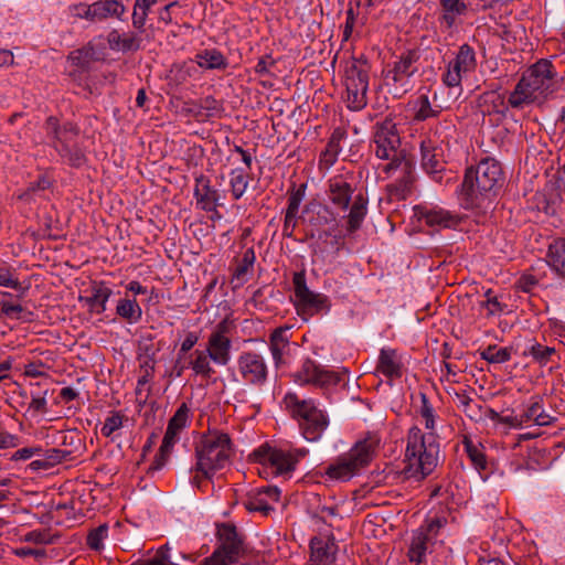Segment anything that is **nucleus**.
<instances>
[{"label": "nucleus", "instance_id": "6e6552de", "mask_svg": "<svg viewBox=\"0 0 565 565\" xmlns=\"http://www.w3.org/2000/svg\"><path fill=\"white\" fill-rule=\"evenodd\" d=\"M369 71L365 60H354L345 68L347 104L351 110L359 111L367 104Z\"/></svg>", "mask_w": 565, "mask_h": 565}, {"label": "nucleus", "instance_id": "a211bd4d", "mask_svg": "<svg viewBox=\"0 0 565 565\" xmlns=\"http://www.w3.org/2000/svg\"><path fill=\"white\" fill-rule=\"evenodd\" d=\"M295 379L301 384L312 383L320 386L338 384L341 380L339 374L320 369V366L311 360H307L302 364L301 370L296 373Z\"/></svg>", "mask_w": 565, "mask_h": 565}, {"label": "nucleus", "instance_id": "58836bf2", "mask_svg": "<svg viewBox=\"0 0 565 565\" xmlns=\"http://www.w3.org/2000/svg\"><path fill=\"white\" fill-rule=\"evenodd\" d=\"M194 359L191 361L193 371L203 376L210 379L214 373V370L210 365V355L205 351L195 350L193 353Z\"/></svg>", "mask_w": 565, "mask_h": 565}, {"label": "nucleus", "instance_id": "ea45409f", "mask_svg": "<svg viewBox=\"0 0 565 565\" xmlns=\"http://www.w3.org/2000/svg\"><path fill=\"white\" fill-rule=\"evenodd\" d=\"M157 0H136L132 12V25L135 29L142 31L148 17V10Z\"/></svg>", "mask_w": 565, "mask_h": 565}, {"label": "nucleus", "instance_id": "c85d7f7f", "mask_svg": "<svg viewBox=\"0 0 565 565\" xmlns=\"http://www.w3.org/2000/svg\"><path fill=\"white\" fill-rule=\"evenodd\" d=\"M45 130L47 136L54 139V143L64 142L70 136H78L79 129L73 122L60 125L56 117L50 116L45 121Z\"/></svg>", "mask_w": 565, "mask_h": 565}, {"label": "nucleus", "instance_id": "1a4fd4ad", "mask_svg": "<svg viewBox=\"0 0 565 565\" xmlns=\"http://www.w3.org/2000/svg\"><path fill=\"white\" fill-rule=\"evenodd\" d=\"M417 60V53L415 51H408L385 72V84L392 87L395 96H402L412 89L411 77L417 72V67L415 66Z\"/></svg>", "mask_w": 565, "mask_h": 565}, {"label": "nucleus", "instance_id": "e433bc0d", "mask_svg": "<svg viewBox=\"0 0 565 565\" xmlns=\"http://www.w3.org/2000/svg\"><path fill=\"white\" fill-rule=\"evenodd\" d=\"M116 312L129 322H137L141 318V308L135 299H122L118 302Z\"/></svg>", "mask_w": 565, "mask_h": 565}, {"label": "nucleus", "instance_id": "9d476101", "mask_svg": "<svg viewBox=\"0 0 565 565\" xmlns=\"http://www.w3.org/2000/svg\"><path fill=\"white\" fill-rule=\"evenodd\" d=\"M307 455L305 449L284 450L274 447H260L254 456L262 463L269 465L276 475H289L296 469L297 463Z\"/></svg>", "mask_w": 565, "mask_h": 565}, {"label": "nucleus", "instance_id": "dca6fc26", "mask_svg": "<svg viewBox=\"0 0 565 565\" xmlns=\"http://www.w3.org/2000/svg\"><path fill=\"white\" fill-rule=\"evenodd\" d=\"M422 166L424 170L431 174L438 182L441 181L440 173L445 170L443 148L438 139L431 136L426 137L420 142Z\"/></svg>", "mask_w": 565, "mask_h": 565}, {"label": "nucleus", "instance_id": "423d86ee", "mask_svg": "<svg viewBox=\"0 0 565 565\" xmlns=\"http://www.w3.org/2000/svg\"><path fill=\"white\" fill-rule=\"evenodd\" d=\"M399 147L401 138L393 120L385 119L376 122L373 127L371 148L379 159L390 161L384 168L385 171L398 169L399 166L409 169V159L406 158L405 151L401 150Z\"/></svg>", "mask_w": 565, "mask_h": 565}, {"label": "nucleus", "instance_id": "680f3d73", "mask_svg": "<svg viewBox=\"0 0 565 565\" xmlns=\"http://www.w3.org/2000/svg\"><path fill=\"white\" fill-rule=\"evenodd\" d=\"M0 286L17 290L21 289V284L18 281V279H14L11 273L3 268H0Z\"/></svg>", "mask_w": 565, "mask_h": 565}, {"label": "nucleus", "instance_id": "c03bdc74", "mask_svg": "<svg viewBox=\"0 0 565 565\" xmlns=\"http://www.w3.org/2000/svg\"><path fill=\"white\" fill-rule=\"evenodd\" d=\"M256 256L254 248H247L242 258L238 260V264L233 273V278L237 280H244L245 275L252 269L255 263Z\"/></svg>", "mask_w": 565, "mask_h": 565}, {"label": "nucleus", "instance_id": "8fccbe9b", "mask_svg": "<svg viewBox=\"0 0 565 565\" xmlns=\"http://www.w3.org/2000/svg\"><path fill=\"white\" fill-rule=\"evenodd\" d=\"M398 168L402 169L404 175L397 181L395 186L403 195H405L407 192L411 191L415 180L413 174V163L409 160V169H406L404 166H399Z\"/></svg>", "mask_w": 565, "mask_h": 565}, {"label": "nucleus", "instance_id": "4468645a", "mask_svg": "<svg viewBox=\"0 0 565 565\" xmlns=\"http://www.w3.org/2000/svg\"><path fill=\"white\" fill-rule=\"evenodd\" d=\"M355 186L353 178L339 174L330 178L327 183V196L339 210L347 211L354 198Z\"/></svg>", "mask_w": 565, "mask_h": 565}, {"label": "nucleus", "instance_id": "9b49d317", "mask_svg": "<svg viewBox=\"0 0 565 565\" xmlns=\"http://www.w3.org/2000/svg\"><path fill=\"white\" fill-rule=\"evenodd\" d=\"M189 412L186 404L182 403L174 415L170 418L162 444L154 457V460L149 467V470L158 471L166 465L172 448L178 440V434L186 426Z\"/></svg>", "mask_w": 565, "mask_h": 565}, {"label": "nucleus", "instance_id": "c756f323", "mask_svg": "<svg viewBox=\"0 0 565 565\" xmlns=\"http://www.w3.org/2000/svg\"><path fill=\"white\" fill-rule=\"evenodd\" d=\"M97 23L107 19L122 20L127 9L120 0H98L94 2Z\"/></svg>", "mask_w": 565, "mask_h": 565}, {"label": "nucleus", "instance_id": "7ed1b4c3", "mask_svg": "<svg viewBox=\"0 0 565 565\" xmlns=\"http://www.w3.org/2000/svg\"><path fill=\"white\" fill-rule=\"evenodd\" d=\"M556 72L547 60H540L523 74L509 96L512 108H523L525 105L544 98L554 89Z\"/></svg>", "mask_w": 565, "mask_h": 565}, {"label": "nucleus", "instance_id": "cd10ccee", "mask_svg": "<svg viewBox=\"0 0 565 565\" xmlns=\"http://www.w3.org/2000/svg\"><path fill=\"white\" fill-rule=\"evenodd\" d=\"M352 200V205L347 216V230L350 233H354L361 227L367 213V199L362 193L354 195Z\"/></svg>", "mask_w": 565, "mask_h": 565}, {"label": "nucleus", "instance_id": "49530a36", "mask_svg": "<svg viewBox=\"0 0 565 565\" xmlns=\"http://www.w3.org/2000/svg\"><path fill=\"white\" fill-rule=\"evenodd\" d=\"M465 447L468 457L475 468L479 471L484 470L487 468V459L484 454L470 440L465 441Z\"/></svg>", "mask_w": 565, "mask_h": 565}, {"label": "nucleus", "instance_id": "37998d69", "mask_svg": "<svg viewBox=\"0 0 565 565\" xmlns=\"http://www.w3.org/2000/svg\"><path fill=\"white\" fill-rule=\"evenodd\" d=\"M245 508L250 512H260L264 515H268L273 511V507L268 503V500L264 498L259 491L249 495L244 502Z\"/></svg>", "mask_w": 565, "mask_h": 565}, {"label": "nucleus", "instance_id": "f257e3e1", "mask_svg": "<svg viewBox=\"0 0 565 565\" xmlns=\"http://www.w3.org/2000/svg\"><path fill=\"white\" fill-rule=\"evenodd\" d=\"M504 183L501 163L487 157L466 170L458 191L460 205L466 210L487 212L492 207Z\"/></svg>", "mask_w": 565, "mask_h": 565}, {"label": "nucleus", "instance_id": "0eeeda50", "mask_svg": "<svg viewBox=\"0 0 565 565\" xmlns=\"http://www.w3.org/2000/svg\"><path fill=\"white\" fill-rule=\"evenodd\" d=\"M286 408L294 417L300 418L303 436L308 440H317L328 426V419L312 401L299 399L296 394H287L284 398Z\"/></svg>", "mask_w": 565, "mask_h": 565}, {"label": "nucleus", "instance_id": "bb28decb", "mask_svg": "<svg viewBox=\"0 0 565 565\" xmlns=\"http://www.w3.org/2000/svg\"><path fill=\"white\" fill-rule=\"evenodd\" d=\"M107 41L111 50L122 52H136L141 47V40L134 32L120 34L117 30H113Z\"/></svg>", "mask_w": 565, "mask_h": 565}, {"label": "nucleus", "instance_id": "f704fd0d", "mask_svg": "<svg viewBox=\"0 0 565 565\" xmlns=\"http://www.w3.org/2000/svg\"><path fill=\"white\" fill-rule=\"evenodd\" d=\"M428 540L429 537L427 536V533L423 530H419L414 534L408 550V557L411 562L420 564L424 561Z\"/></svg>", "mask_w": 565, "mask_h": 565}, {"label": "nucleus", "instance_id": "bf43d9fd", "mask_svg": "<svg viewBox=\"0 0 565 565\" xmlns=\"http://www.w3.org/2000/svg\"><path fill=\"white\" fill-rule=\"evenodd\" d=\"M298 215L291 213H285L284 226H282V235L285 237L291 238L294 236V232L298 224Z\"/></svg>", "mask_w": 565, "mask_h": 565}, {"label": "nucleus", "instance_id": "13d9d810", "mask_svg": "<svg viewBox=\"0 0 565 565\" xmlns=\"http://www.w3.org/2000/svg\"><path fill=\"white\" fill-rule=\"evenodd\" d=\"M422 408L420 414L425 418V427L429 430H433L435 428V419L433 414V407L428 403V399L425 394L422 395Z\"/></svg>", "mask_w": 565, "mask_h": 565}, {"label": "nucleus", "instance_id": "5fc2aeb1", "mask_svg": "<svg viewBox=\"0 0 565 565\" xmlns=\"http://www.w3.org/2000/svg\"><path fill=\"white\" fill-rule=\"evenodd\" d=\"M124 416L119 413H113L111 416L105 419V423L100 429L105 437H109L115 430L122 426Z\"/></svg>", "mask_w": 565, "mask_h": 565}, {"label": "nucleus", "instance_id": "69168bd1", "mask_svg": "<svg viewBox=\"0 0 565 565\" xmlns=\"http://www.w3.org/2000/svg\"><path fill=\"white\" fill-rule=\"evenodd\" d=\"M26 541H31L39 544L52 543L49 533L43 531H32L26 534Z\"/></svg>", "mask_w": 565, "mask_h": 565}, {"label": "nucleus", "instance_id": "7c9ffc66", "mask_svg": "<svg viewBox=\"0 0 565 565\" xmlns=\"http://www.w3.org/2000/svg\"><path fill=\"white\" fill-rule=\"evenodd\" d=\"M196 64L204 70H225L228 65L226 57L216 49H205L195 55Z\"/></svg>", "mask_w": 565, "mask_h": 565}, {"label": "nucleus", "instance_id": "a18cd8bd", "mask_svg": "<svg viewBox=\"0 0 565 565\" xmlns=\"http://www.w3.org/2000/svg\"><path fill=\"white\" fill-rule=\"evenodd\" d=\"M95 9L96 8L94 6V2L90 4L81 2V3L72 4L70 7V12H71L72 17H74L76 19H84V20L88 21L89 23H97Z\"/></svg>", "mask_w": 565, "mask_h": 565}, {"label": "nucleus", "instance_id": "3c124183", "mask_svg": "<svg viewBox=\"0 0 565 565\" xmlns=\"http://www.w3.org/2000/svg\"><path fill=\"white\" fill-rule=\"evenodd\" d=\"M46 394L47 391H44L42 394L40 392L31 391V402L29 404V409L33 411L36 414L47 413Z\"/></svg>", "mask_w": 565, "mask_h": 565}, {"label": "nucleus", "instance_id": "de8ad7c7", "mask_svg": "<svg viewBox=\"0 0 565 565\" xmlns=\"http://www.w3.org/2000/svg\"><path fill=\"white\" fill-rule=\"evenodd\" d=\"M418 109L415 114V119L426 120L428 118L437 117L440 113L439 109H434L430 105L427 95H420L417 99Z\"/></svg>", "mask_w": 565, "mask_h": 565}, {"label": "nucleus", "instance_id": "4be33fe9", "mask_svg": "<svg viewBox=\"0 0 565 565\" xmlns=\"http://www.w3.org/2000/svg\"><path fill=\"white\" fill-rule=\"evenodd\" d=\"M301 218L311 226H324L335 221L332 211L327 205L315 202L305 205Z\"/></svg>", "mask_w": 565, "mask_h": 565}, {"label": "nucleus", "instance_id": "f3484780", "mask_svg": "<svg viewBox=\"0 0 565 565\" xmlns=\"http://www.w3.org/2000/svg\"><path fill=\"white\" fill-rule=\"evenodd\" d=\"M227 331L226 321L217 324L216 330L210 335L207 353L215 363L226 365L230 361L231 340L225 335Z\"/></svg>", "mask_w": 565, "mask_h": 565}, {"label": "nucleus", "instance_id": "052dcab7", "mask_svg": "<svg viewBox=\"0 0 565 565\" xmlns=\"http://www.w3.org/2000/svg\"><path fill=\"white\" fill-rule=\"evenodd\" d=\"M0 306H1V310H0V313L1 315H4L6 317H10V318H17L19 319L20 318V313L23 312V307L20 306V305H13V303H10V302H0Z\"/></svg>", "mask_w": 565, "mask_h": 565}, {"label": "nucleus", "instance_id": "39448f33", "mask_svg": "<svg viewBox=\"0 0 565 565\" xmlns=\"http://www.w3.org/2000/svg\"><path fill=\"white\" fill-rule=\"evenodd\" d=\"M231 438L227 434L210 431L203 435L195 446V472H202L212 479L217 470L223 469L230 460Z\"/></svg>", "mask_w": 565, "mask_h": 565}, {"label": "nucleus", "instance_id": "393cba45", "mask_svg": "<svg viewBox=\"0 0 565 565\" xmlns=\"http://www.w3.org/2000/svg\"><path fill=\"white\" fill-rule=\"evenodd\" d=\"M439 4L441 7L439 20L447 29H451L457 23L458 18L465 15L468 11L463 0H439Z\"/></svg>", "mask_w": 565, "mask_h": 565}, {"label": "nucleus", "instance_id": "774afa93", "mask_svg": "<svg viewBox=\"0 0 565 565\" xmlns=\"http://www.w3.org/2000/svg\"><path fill=\"white\" fill-rule=\"evenodd\" d=\"M537 284V280L534 276L532 275H523L522 277H520V279L518 280V287L525 291V292H529L533 289V287Z\"/></svg>", "mask_w": 565, "mask_h": 565}, {"label": "nucleus", "instance_id": "2eb2a0df", "mask_svg": "<svg viewBox=\"0 0 565 565\" xmlns=\"http://www.w3.org/2000/svg\"><path fill=\"white\" fill-rule=\"evenodd\" d=\"M292 282L295 286V296L297 298V309L299 312L312 316L323 308L327 298L320 294H315L309 290L302 273H295Z\"/></svg>", "mask_w": 565, "mask_h": 565}, {"label": "nucleus", "instance_id": "72a5a7b5", "mask_svg": "<svg viewBox=\"0 0 565 565\" xmlns=\"http://www.w3.org/2000/svg\"><path fill=\"white\" fill-rule=\"evenodd\" d=\"M548 265L557 271L561 276L565 277V239H557L550 245L547 252Z\"/></svg>", "mask_w": 565, "mask_h": 565}, {"label": "nucleus", "instance_id": "aec40b11", "mask_svg": "<svg viewBox=\"0 0 565 565\" xmlns=\"http://www.w3.org/2000/svg\"><path fill=\"white\" fill-rule=\"evenodd\" d=\"M194 196L198 205L206 212L214 211L220 199L217 190L211 186L209 178L203 174L195 178Z\"/></svg>", "mask_w": 565, "mask_h": 565}, {"label": "nucleus", "instance_id": "79ce46f5", "mask_svg": "<svg viewBox=\"0 0 565 565\" xmlns=\"http://www.w3.org/2000/svg\"><path fill=\"white\" fill-rule=\"evenodd\" d=\"M230 185L233 198L235 200L241 199L248 186L246 173L239 169L233 170L231 172Z\"/></svg>", "mask_w": 565, "mask_h": 565}, {"label": "nucleus", "instance_id": "b1692460", "mask_svg": "<svg viewBox=\"0 0 565 565\" xmlns=\"http://www.w3.org/2000/svg\"><path fill=\"white\" fill-rule=\"evenodd\" d=\"M289 328H277L270 335V352L276 367H279L285 361L284 358L289 353L290 341L287 337Z\"/></svg>", "mask_w": 565, "mask_h": 565}, {"label": "nucleus", "instance_id": "412c9836", "mask_svg": "<svg viewBox=\"0 0 565 565\" xmlns=\"http://www.w3.org/2000/svg\"><path fill=\"white\" fill-rule=\"evenodd\" d=\"M76 137L70 136L64 142L54 143L53 147L64 162L73 168H81L86 163V156L79 147L73 145Z\"/></svg>", "mask_w": 565, "mask_h": 565}, {"label": "nucleus", "instance_id": "2f4dec72", "mask_svg": "<svg viewBox=\"0 0 565 565\" xmlns=\"http://www.w3.org/2000/svg\"><path fill=\"white\" fill-rule=\"evenodd\" d=\"M111 296V289L104 282H94L92 285V295L84 300L92 311L102 313L106 310V302Z\"/></svg>", "mask_w": 565, "mask_h": 565}, {"label": "nucleus", "instance_id": "338daca9", "mask_svg": "<svg viewBox=\"0 0 565 565\" xmlns=\"http://www.w3.org/2000/svg\"><path fill=\"white\" fill-rule=\"evenodd\" d=\"M274 64H275V61L273 60V57L270 55L263 56L258 60V62L255 66V72L257 74L264 75V74L268 73L269 66H273Z\"/></svg>", "mask_w": 565, "mask_h": 565}, {"label": "nucleus", "instance_id": "e2e57ef3", "mask_svg": "<svg viewBox=\"0 0 565 565\" xmlns=\"http://www.w3.org/2000/svg\"><path fill=\"white\" fill-rule=\"evenodd\" d=\"M456 401L460 406L465 408V412L472 418L475 417L476 413L471 408L472 399L471 397L465 392H456L455 393Z\"/></svg>", "mask_w": 565, "mask_h": 565}, {"label": "nucleus", "instance_id": "6e6d98bb", "mask_svg": "<svg viewBox=\"0 0 565 565\" xmlns=\"http://www.w3.org/2000/svg\"><path fill=\"white\" fill-rule=\"evenodd\" d=\"M339 143L333 138L328 142L326 150L321 154V162H323L327 167L332 166L339 153Z\"/></svg>", "mask_w": 565, "mask_h": 565}, {"label": "nucleus", "instance_id": "a19ab883", "mask_svg": "<svg viewBox=\"0 0 565 565\" xmlns=\"http://www.w3.org/2000/svg\"><path fill=\"white\" fill-rule=\"evenodd\" d=\"M511 348H498L497 345H489L480 352V356L489 363H504L511 359Z\"/></svg>", "mask_w": 565, "mask_h": 565}, {"label": "nucleus", "instance_id": "20e7f679", "mask_svg": "<svg viewBox=\"0 0 565 565\" xmlns=\"http://www.w3.org/2000/svg\"><path fill=\"white\" fill-rule=\"evenodd\" d=\"M379 444L380 438L376 435L367 434L365 438L356 441L347 454L330 463L326 469V476L332 480L349 481L370 465Z\"/></svg>", "mask_w": 565, "mask_h": 565}, {"label": "nucleus", "instance_id": "4d7b16f0", "mask_svg": "<svg viewBox=\"0 0 565 565\" xmlns=\"http://www.w3.org/2000/svg\"><path fill=\"white\" fill-rule=\"evenodd\" d=\"M484 296L486 300L481 301V307L487 309L488 316H494L503 310V306L498 301L497 296L492 295L490 289L486 291Z\"/></svg>", "mask_w": 565, "mask_h": 565}, {"label": "nucleus", "instance_id": "ddd939ff", "mask_svg": "<svg viewBox=\"0 0 565 565\" xmlns=\"http://www.w3.org/2000/svg\"><path fill=\"white\" fill-rule=\"evenodd\" d=\"M476 67V55L472 47L463 44L459 47L456 57L449 62L447 72L444 75V83L448 87L458 86L462 74L472 71Z\"/></svg>", "mask_w": 565, "mask_h": 565}, {"label": "nucleus", "instance_id": "f03ea898", "mask_svg": "<svg viewBox=\"0 0 565 565\" xmlns=\"http://www.w3.org/2000/svg\"><path fill=\"white\" fill-rule=\"evenodd\" d=\"M440 460V446L433 434H424L420 428L412 427L407 434L405 451L406 466L403 470L408 479L424 480L437 468Z\"/></svg>", "mask_w": 565, "mask_h": 565}, {"label": "nucleus", "instance_id": "603ef678", "mask_svg": "<svg viewBox=\"0 0 565 565\" xmlns=\"http://www.w3.org/2000/svg\"><path fill=\"white\" fill-rule=\"evenodd\" d=\"M68 455L70 451L57 448H51L46 450L42 449L39 456H41L45 461H47L49 467L52 468L55 465L62 462Z\"/></svg>", "mask_w": 565, "mask_h": 565}, {"label": "nucleus", "instance_id": "09e8293b", "mask_svg": "<svg viewBox=\"0 0 565 565\" xmlns=\"http://www.w3.org/2000/svg\"><path fill=\"white\" fill-rule=\"evenodd\" d=\"M108 525L102 524L98 527L92 530L87 535V545L95 551L103 547V540L107 536Z\"/></svg>", "mask_w": 565, "mask_h": 565}, {"label": "nucleus", "instance_id": "4c0bfd02", "mask_svg": "<svg viewBox=\"0 0 565 565\" xmlns=\"http://www.w3.org/2000/svg\"><path fill=\"white\" fill-rule=\"evenodd\" d=\"M529 407L530 412L533 413V422L537 426H548L556 420L555 417L544 411L542 405V397L540 396L532 397Z\"/></svg>", "mask_w": 565, "mask_h": 565}, {"label": "nucleus", "instance_id": "5701e85b", "mask_svg": "<svg viewBox=\"0 0 565 565\" xmlns=\"http://www.w3.org/2000/svg\"><path fill=\"white\" fill-rule=\"evenodd\" d=\"M419 218L423 220L428 226L435 228H449L456 226L459 222L456 215L441 209L422 210Z\"/></svg>", "mask_w": 565, "mask_h": 565}, {"label": "nucleus", "instance_id": "473e14b6", "mask_svg": "<svg viewBox=\"0 0 565 565\" xmlns=\"http://www.w3.org/2000/svg\"><path fill=\"white\" fill-rule=\"evenodd\" d=\"M377 370L387 377H399L401 362L395 350L382 349L379 358Z\"/></svg>", "mask_w": 565, "mask_h": 565}, {"label": "nucleus", "instance_id": "864d4df0", "mask_svg": "<svg viewBox=\"0 0 565 565\" xmlns=\"http://www.w3.org/2000/svg\"><path fill=\"white\" fill-rule=\"evenodd\" d=\"M306 185L301 184L297 190H292L288 198V206L286 209V213L297 214L299 213V207L301 201L305 196Z\"/></svg>", "mask_w": 565, "mask_h": 565}, {"label": "nucleus", "instance_id": "0e129e2a", "mask_svg": "<svg viewBox=\"0 0 565 565\" xmlns=\"http://www.w3.org/2000/svg\"><path fill=\"white\" fill-rule=\"evenodd\" d=\"M41 451H42V448H40V447L22 448V449L17 450L13 454L12 460H26L34 455H40Z\"/></svg>", "mask_w": 565, "mask_h": 565}, {"label": "nucleus", "instance_id": "6ab92c4d", "mask_svg": "<svg viewBox=\"0 0 565 565\" xmlns=\"http://www.w3.org/2000/svg\"><path fill=\"white\" fill-rule=\"evenodd\" d=\"M310 562L333 565L338 546L332 537H313L310 542Z\"/></svg>", "mask_w": 565, "mask_h": 565}, {"label": "nucleus", "instance_id": "f8f14e48", "mask_svg": "<svg viewBox=\"0 0 565 565\" xmlns=\"http://www.w3.org/2000/svg\"><path fill=\"white\" fill-rule=\"evenodd\" d=\"M237 372L246 384L254 387H262L268 376L266 361L256 352H244L238 356Z\"/></svg>", "mask_w": 565, "mask_h": 565}, {"label": "nucleus", "instance_id": "c9c22d12", "mask_svg": "<svg viewBox=\"0 0 565 565\" xmlns=\"http://www.w3.org/2000/svg\"><path fill=\"white\" fill-rule=\"evenodd\" d=\"M556 354V350L553 347L543 345L539 342L530 344L523 352L524 356H532L533 361L540 365H546L552 361V358Z\"/></svg>", "mask_w": 565, "mask_h": 565}, {"label": "nucleus", "instance_id": "a878e982", "mask_svg": "<svg viewBox=\"0 0 565 565\" xmlns=\"http://www.w3.org/2000/svg\"><path fill=\"white\" fill-rule=\"evenodd\" d=\"M480 107L483 114H498L501 116H505L509 106V100L505 102V98L502 94L497 90L486 92L480 96Z\"/></svg>", "mask_w": 565, "mask_h": 565}]
</instances>
